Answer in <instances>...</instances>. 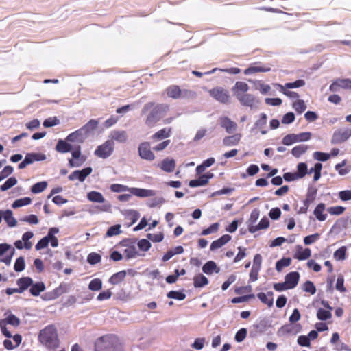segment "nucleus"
Returning <instances> with one entry per match:
<instances>
[{"mask_svg":"<svg viewBox=\"0 0 351 351\" xmlns=\"http://www.w3.org/2000/svg\"><path fill=\"white\" fill-rule=\"evenodd\" d=\"M348 218H340L336 221L333 226L332 227L331 231L335 230H341L345 229L348 226Z\"/></svg>","mask_w":351,"mask_h":351,"instance_id":"41","label":"nucleus"},{"mask_svg":"<svg viewBox=\"0 0 351 351\" xmlns=\"http://www.w3.org/2000/svg\"><path fill=\"white\" fill-rule=\"evenodd\" d=\"M202 271L207 275H211L214 272L217 274L219 273L220 271V268L217 267L215 262L209 261L203 265Z\"/></svg>","mask_w":351,"mask_h":351,"instance_id":"24","label":"nucleus"},{"mask_svg":"<svg viewBox=\"0 0 351 351\" xmlns=\"http://www.w3.org/2000/svg\"><path fill=\"white\" fill-rule=\"evenodd\" d=\"M241 134H235L232 136H226L223 139V144L225 146L237 145L241 140Z\"/></svg>","mask_w":351,"mask_h":351,"instance_id":"33","label":"nucleus"},{"mask_svg":"<svg viewBox=\"0 0 351 351\" xmlns=\"http://www.w3.org/2000/svg\"><path fill=\"white\" fill-rule=\"evenodd\" d=\"M16 183H17L16 178L14 177H11V178H8L5 181V182L0 186V189L1 191H5L8 190L9 189L12 188V186H14V185H16Z\"/></svg>","mask_w":351,"mask_h":351,"instance_id":"47","label":"nucleus"},{"mask_svg":"<svg viewBox=\"0 0 351 351\" xmlns=\"http://www.w3.org/2000/svg\"><path fill=\"white\" fill-rule=\"evenodd\" d=\"M102 287V281L99 278H94L92 280L89 285L88 289L91 291H99Z\"/></svg>","mask_w":351,"mask_h":351,"instance_id":"51","label":"nucleus"},{"mask_svg":"<svg viewBox=\"0 0 351 351\" xmlns=\"http://www.w3.org/2000/svg\"><path fill=\"white\" fill-rule=\"evenodd\" d=\"M87 199L92 202L104 203L101 206H97L96 208L101 212H108L111 208L110 203L106 202L103 195L97 191H90L87 194Z\"/></svg>","mask_w":351,"mask_h":351,"instance_id":"5","label":"nucleus"},{"mask_svg":"<svg viewBox=\"0 0 351 351\" xmlns=\"http://www.w3.org/2000/svg\"><path fill=\"white\" fill-rule=\"evenodd\" d=\"M60 123V120L57 117H50L46 119L43 122V126L45 128H50L52 126L57 125Z\"/></svg>","mask_w":351,"mask_h":351,"instance_id":"63","label":"nucleus"},{"mask_svg":"<svg viewBox=\"0 0 351 351\" xmlns=\"http://www.w3.org/2000/svg\"><path fill=\"white\" fill-rule=\"evenodd\" d=\"M32 202L29 197H24L15 200L12 204L13 208H17L23 206L29 205Z\"/></svg>","mask_w":351,"mask_h":351,"instance_id":"48","label":"nucleus"},{"mask_svg":"<svg viewBox=\"0 0 351 351\" xmlns=\"http://www.w3.org/2000/svg\"><path fill=\"white\" fill-rule=\"evenodd\" d=\"M2 217L5 222L10 228L15 227L17 225V221L13 216V212L11 210H2Z\"/></svg>","mask_w":351,"mask_h":351,"instance_id":"20","label":"nucleus"},{"mask_svg":"<svg viewBox=\"0 0 351 351\" xmlns=\"http://www.w3.org/2000/svg\"><path fill=\"white\" fill-rule=\"evenodd\" d=\"M308 149V146L305 145H300L294 147L291 150V154L296 158H299L304 154Z\"/></svg>","mask_w":351,"mask_h":351,"instance_id":"43","label":"nucleus"},{"mask_svg":"<svg viewBox=\"0 0 351 351\" xmlns=\"http://www.w3.org/2000/svg\"><path fill=\"white\" fill-rule=\"evenodd\" d=\"M38 340L48 349L55 350L58 348L60 340L56 327L53 324L45 327L39 332Z\"/></svg>","mask_w":351,"mask_h":351,"instance_id":"3","label":"nucleus"},{"mask_svg":"<svg viewBox=\"0 0 351 351\" xmlns=\"http://www.w3.org/2000/svg\"><path fill=\"white\" fill-rule=\"evenodd\" d=\"M101 256L96 252H91L87 256V261L90 265L99 263L101 261Z\"/></svg>","mask_w":351,"mask_h":351,"instance_id":"54","label":"nucleus"},{"mask_svg":"<svg viewBox=\"0 0 351 351\" xmlns=\"http://www.w3.org/2000/svg\"><path fill=\"white\" fill-rule=\"evenodd\" d=\"M128 241L129 242V244H127L126 245H128V247L124 250V254H125L126 258L130 259L135 258L138 255V252L134 246L136 241H130L128 240Z\"/></svg>","mask_w":351,"mask_h":351,"instance_id":"29","label":"nucleus"},{"mask_svg":"<svg viewBox=\"0 0 351 351\" xmlns=\"http://www.w3.org/2000/svg\"><path fill=\"white\" fill-rule=\"evenodd\" d=\"M325 208V204L324 203H320L315 207L313 213L315 216L320 221H324L326 219V215L323 214Z\"/></svg>","mask_w":351,"mask_h":351,"instance_id":"36","label":"nucleus"},{"mask_svg":"<svg viewBox=\"0 0 351 351\" xmlns=\"http://www.w3.org/2000/svg\"><path fill=\"white\" fill-rule=\"evenodd\" d=\"M126 274L127 273L124 270L115 273L109 278L108 282L111 285H118L125 279Z\"/></svg>","mask_w":351,"mask_h":351,"instance_id":"34","label":"nucleus"},{"mask_svg":"<svg viewBox=\"0 0 351 351\" xmlns=\"http://www.w3.org/2000/svg\"><path fill=\"white\" fill-rule=\"evenodd\" d=\"M167 298L176 299L178 300H183L186 298V294L182 291H170L167 294Z\"/></svg>","mask_w":351,"mask_h":351,"instance_id":"49","label":"nucleus"},{"mask_svg":"<svg viewBox=\"0 0 351 351\" xmlns=\"http://www.w3.org/2000/svg\"><path fill=\"white\" fill-rule=\"evenodd\" d=\"M33 283V280L30 277H22L16 280V285L19 286L21 293H23Z\"/></svg>","mask_w":351,"mask_h":351,"instance_id":"27","label":"nucleus"},{"mask_svg":"<svg viewBox=\"0 0 351 351\" xmlns=\"http://www.w3.org/2000/svg\"><path fill=\"white\" fill-rule=\"evenodd\" d=\"M231 240V236L229 234H224L221 236L219 239L213 241L211 243L210 249L213 251L217 249H219L226 245L228 242Z\"/></svg>","mask_w":351,"mask_h":351,"instance_id":"21","label":"nucleus"},{"mask_svg":"<svg viewBox=\"0 0 351 351\" xmlns=\"http://www.w3.org/2000/svg\"><path fill=\"white\" fill-rule=\"evenodd\" d=\"M303 290L305 292L309 293L311 295H313L316 292V287L313 283V282L310 280H307L306 282L303 285Z\"/></svg>","mask_w":351,"mask_h":351,"instance_id":"59","label":"nucleus"},{"mask_svg":"<svg viewBox=\"0 0 351 351\" xmlns=\"http://www.w3.org/2000/svg\"><path fill=\"white\" fill-rule=\"evenodd\" d=\"M269 221L267 217H265L263 219H261V220L260 221V222L258 223V225H256V226L249 225L248 230H249L250 232L254 233L255 232H256L259 230L267 228L269 227Z\"/></svg>","mask_w":351,"mask_h":351,"instance_id":"28","label":"nucleus"},{"mask_svg":"<svg viewBox=\"0 0 351 351\" xmlns=\"http://www.w3.org/2000/svg\"><path fill=\"white\" fill-rule=\"evenodd\" d=\"M2 320L5 321L7 324H10L14 327L19 326L21 324L20 319L14 314H10L5 319Z\"/></svg>","mask_w":351,"mask_h":351,"instance_id":"46","label":"nucleus"},{"mask_svg":"<svg viewBox=\"0 0 351 351\" xmlns=\"http://www.w3.org/2000/svg\"><path fill=\"white\" fill-rule=\"evenodd\" d=\"M114 149V143L111 140L106 141L99 145L94 152V154L101 158H107L112 155Z\"/></svg>","mask_w":351,"mask_h":351,"instance_id":"6","label":"nucleus"},{"mask_svg":"<svg viewBox=\"0 0 351 351\" xmlns=\"http://www.w3.org/2000/svg\"><path fill=\"white\" fill-rule=\"evenodd\" d=\"M25 158L27 160L29 165H31L35 161L45 160L46 159V156L43 153L31 152L27 153Z\"/></svg>","mask_w":351,"mask_h":351,"instance_id":"31","label":"nucleus"},{"mask_svg":"<svg viewBox=\"0 0 351 351\" xmlns=\"http://www.w3.org/2000/svg\"><path fill=\"white\" fill-rule=\"evenodd\" d=\"M311 137V133L310 132H302L298 134H289L282 138V143L285 145H291L296 142L307 141Z\"/></svg>","mask_w":351,"mask_h":351,"instance_id":"7","label":"nucleus"},{"mask_svg":"<svg viewBox=\"0 0 351 351\" xmlns=\"http://www.w3.org/2000/svg\"><path fill=\"white\" fill-rule=\"evenodd\" d=\"M92 171L93 169L90 167L84 168L82 170H75L69 176L68 178L71 181L78 180L80 182H84Z\"/></svg>","mask_w":351,"mask_h":351,"instance_id":"13","label":"nucleus"},{"mask_svg":"<svg viewBox=\"0 0 351 351\" xmlns=\"http://www.w3.org/2000/svg\"><path fill=\"white\" fill-rule=\"evenodd\" d=\"M73 146L65 140L60 139L56 145V150L59 153H67L72 150Z\"/></svg>","mask_w":351,"mask_h":351,"instance_id":"25","label":"nucleus"},{"mask_svg":"<svg viewBox=\"0 0 351 351\" xmlns=\"http://www.w3.org/2000/svg\"><path fill=\"white\" fill-rule=\"evenodd\" d=\"M25 267V259L23 256L19 257L14 263V269L16 272H21L24 270Z\"/></svg>","mask_w":351,"mask_h":351,"instance_id":"56","label":"nucleus"},{"mask_svg":"<svg viewBox=\"0 0 351 351\" xmlns=\"http://www.w3.org/2000/svg\"><path fill=\"white\" fill-rule=\"evenodd\" d=\"M351 136V129H340L334 132L331 139L333 145L340 144L347 141Z\"/></svg>","mask_w":351,"mask_h":351,"instance_id":"11","label":"nucleus"},{"mask_svg":"<svg viewBox=\"0 0 351 351\" xmlns=\"http://www.w3.org/2000/svg\"><path fill=\"white\" fill-rule=\"evenodd\" d=\"M121 226L119 224L110 226L106 232V237H112L121 233Z\"/></svg>","mask_w":351,"mask_h":351,"instance_id":"58","label":"nucleus"},{"mask_svg":"<svg viewBox=\"0 0 351 351\" xmlns=\"http://www.w3.org/2000/svg\"><path fill=\"white\" fill-rule=\"evenodd\" d=\"M110 190L114 193H121L125 191H129L131 193V188L119 184H112L110 186Z\"/></svg>","mask_w":351,"mask_h":351,"instance_id":"53","label":"nucleus"},{"mask_svg":"<svg viewBox=\"0 0 351 351\" xmlns=\"http://www.w3.org/2000/svg\"><path fill=\"white\" fill-rule=\"evenodd\" d=\"M270 68H265L262 66H250L244 71L245 75H250L257 72H268Z\"/></svg>","mask_w":351,"mask_h":351,"instance_id":"45","label":"nucleus"},{"mask_svg":"<svg viewBox=\"0 0 351 351\" xmlns=\"http://www.w3.org/2000/svg\"><path fill=\"white\" fill-rule=\"evenodd\" d=\"M165 92L169 97H171L173 99L181 98L182 90L178 86H170L166 89Z\"/></svg>","mask_w":351,"mask_h":351,"instance_id":"30","label":"nucleus"},{"mask_svg":"<svg viewBox=\"0 0 351 351\" xmlns=\"http://www.w3.org/2000/svg\"><path fill=\"white\" fill-rule=\"evenodd\" d=\"M293 108L298 114H302L306 108L304 100L298 99L293 104Z\"/></svg>","mask_w":351,"mask_h":351,"instance_id":"55","label":"nucleus"},{"mask_svg":"<svg viewBox=\"0 0 351 351\" xmlns=\"http://www.w3.org/2000/svg\"><path fill=\"white\" fill-rule=\"evenodd\" d=\"M30 287L29 292L34 296H38L41 292L45 290V285L43 282H33Z\"/></svg>","mask_w":351,"mask_h":351,"instance_id":"32","label":"nucleus"},{"mask_svg":"<svg viewBox=\"0 0 351 351\" xmlns=\"http://www.w3.org/2000/svg\"><path fill=\"white\" fill-rule=\"evenodd\" d=\"M295 173L298 179L303 178L307 174V165L305 162L298 163Z\"/></svg>","mask_w":351,"mask_h":351,"instance_id":"42","label":"nucleus"},{"mask_svg":"<svg viewBox=\"0 0 351 351\" xmlns=\"http://www.w3.org/2000/svg\"><path fill=\"white\" fill-rule=\"evenodd\" d=\"M208 278L199 274L193 278V285L195 288L203 287L208 284Z\"/></svg>","mask_w":351,"mask_h":351,"instance_id":"35","label":"nucleus"},{"mask_svg":"<svg viewBox=\"0 0 351 351\" xmlns=\"http://www.w3.org/2000/svg\"><path fill=\"white\" fill-rule=\"evenodd\" d=\"M207 184V180L202 178V176H201L199 179L197 180H192L189 182V186L191 187H197V186H205Z\"/></svg>","mask_w":351,"mask_h":351,"instance_id":"61","label":"nucleus"},{"mask_svg":"<svg viewBox=\"0 0 351 351\" xmlns=\"http://www.w3.org/2000/svg\"><path fill=\"white\" fill-rule=\"evenodd\" d=\"M331 310H325L319 308L317 312V317L319 320L326 321L332 317Z\"/></svg>","mask_w":351,"mask_h":351,"instance_id":"39","label":"nucleus"},{"mask_svg":"<svg viewBox=\"0 0 351 351\" xmlns=\"http://www.w3.org/2000/svg\"><path fill=\"white\" fill-rule=\"evenodd\" d=\"M258 298L264 304H267L268 307H271L274 304L273 298H268L267 295L264 293H258L257 294Z\"/></svg>","mask_w":351,"mask_h":351,"instance_id":"52","label":"nucleus"},{"mask_svg":"<svg viewBox=\"0 0 351 351\" xmlns=\"http://www.w3.org/2000/svg\"><path fill=\"white\" fill-rule=\"evenodd\" d=\"M171 131V128H163L156 132L154 135H152V138L154 141L164 139L170 136Z\"/></svg>","mask_w":351,"mask_h":351,"instance_id":"38","label":"nucleus"},{"mask_svg":"<svg viewBox=\"0 0 351 351\" xmlns=\"http://www.w3.org/2000/svg\"><path fill=\"white\" fill-rule=\"evenodd\" d=\"M139 156L148 161H152L155 158V155L151 150L150 144L149 142H143L139 144L138 147Z\"/></svg>","mask_w":351,"mask_h":351,"instance_id":"9","label":"nucleus"},{"mask_svg":"<svg viewBox=\"0 0 351 351\" xmlns=\"http://www.w3.org/2000/svg\"><path fill=\"white\" fill-rule=\"evenodd\" d=\"M131 194L139 197H147L155 196L156 192L151 189L131 188Z\"/></svg>","mask_w":351,"mask_h":351,"instance_id":"19","label":"nucleus"},{"mask_svg":"<svg viewBox=\"0 0 351 351\" xmlns=\"http://www.w3.org/2000/svg\"><path fill=\"white\" fill-rule=\"evenodd\" d=\"M108 137V140L113 143L117 141L119 143H125L128 140V134L125 130H112Z\"/></svg>","mask_w":351,"mask_h":351,"instance_id":"15","label":"nucleus"},{"mask_svg":"<svg viewBox=\"0 0 351 351\" xmlns=\"http://www.w3.org/2000/svg\"><path fill=\"white\" fill-rule=\"evenodd\" d=\"M14 169L12 166H5L0 172V182L13 173Z\"/></svg>","mask_w":351,"mask_h":351,"instance_id":"64","label":"nucleus"},{"mask_svg":"<svg viewBox=\"0 0 351 351\" xmlns=\"http://www.w3.org/2000/svg\"><path fill=\"white\" fill-rule=\"evenodd\" d=\"M13 340L15 343V345H13L12 342L10 339H5L3 341V346L7 350H13L14 348L18 347L22 341V337L19 334H16L13 337Z\"/></svg>","mask_w":351,"mask_h":351,"instance_id":"26","label":"nucleus"},{"mask_svg":"<svg viewBox=\"0 0 351 351\" xmlns=\"http://www.w3.org/2000/svg\"><path fill=\"white\" fill-rule=\"evenodd\" d=\"M85 140L86 138L79 129L69 134L66 138V141L71 143H82Z\"/></svg>","mask_w":351,"mask_h":351,"instance_id":"22","label":"nucleus"},{"mask_svg":"<svg viewBox=\"0 0 351 351\" xmlns=\"http://www.w3.org/2000/svg\"><path fill=\"white\" fill-rule=\"evenodd\" d=\"M243 106L249 107L251 110L257 109L260 100L252 94H236L235 97Z\"/></svg>","mask_w":351,"mask_h":351,"instance_id":"4","label":"nucleus"},{"mask_svg":"<svg viewBox=\"0 0 351 351\" xmlns=\"http://www.w3.org/2000/svg\"><path fill=\"white\" fill-rule=\"evenodd\" d=\"M300 280V274L297 271H292L288 273L285 277V282L287 284L290 289L295 288L299 282Z\"/></svg>","mask_w":351,"mask_h":351,"instance_id":"18","label":"nucleus"},{"mask_svg":"<svg viewBox=\"0 0 351 351\" xmlns=\"http://www.w3.org/2000/svg\"><path fill=\"white\" fill-rule=\"evenodd\" d=\"M176 167V162L173 159H165L161 162V169L166 172H173Z\"/></svg>","mask_w":351,"mask_h":351,"instance_id":"37","label":"nucleus"},{"mask_svg":"<svg viewBox=\"0 0 351 351\" xmlns=\"http://www.w3.org/2000/svg\"><path fill=\"white\" fill-rule=\"evenodd\" d=\"M219 124L221 128H224L227 133L231 134L237 130V124L232 121L228 117H221L219 118Z\"/></svg>","mask_w":351,"mask_h":351,"instance_id":"16","label":"nucleus"},{"mask_svg":"<svg viewBox=\"0 0 351 351\" xmlns=\"http://www.w3.org/2000/svg\"><path fill=\"white\" fill-rule=\"evenodd\" d=\"M347 248L345 246H342L334 252V258L337 261H343L346 258V253Z\"/></svg>","mask_w":351,"mask_h":351,"instance_id":"50","label":"nucleus"},{"mask_svg":"<svg viewBox=\"0 0 351 351\" xmlns=\"http://www.w3.org/2000/svg\"><path fill=\"white\" fill-rule=\"evenodd\" d=\"M47 186V182L45 181L37 182L34 184L32 188L31 191L33 193H39L43 192Z\"/></svg>","mask_w":351,"mask_h":351,"instance_id":"44","label":"nucleus"},{"mask_svg":"<svg viewBox=\"0 0 351 351\" xmlns=\"http://www.w3.org/2000/svg\"><path fill=\"white\" fill-rule=\"evenodd\" d=\"M34 236L33 232H26L23 234L22 237V240L25 242L24 247L27 250L31 249L32 244L31 242L28 241L30 239H32Z\"/></svg>","mask_w":351,"mask_h":351,"instance_id":"57","label":"nucleus"},{"mask_svg":"<svg viewBox=\"0 0 351 351\" xmlns=\"http://www.w3.org/2000/svg\"><path fill=\"white\" fill-rule=\"evenodd\" d=\"M249 90L248 85L243 82L238 81L231 88L233 95L236 97V94H246Z\"/></svg>","mask_w":351,"mask_h":351,"instance_id":"23","label":"nucleus"},{"mask_svg":"<svg viewBox=\"0 0 351 351\" xmlns=\"http://www.w3.org/2000/svg\"><path fill=\"white\" fill-rule=\"evenodd\" d=\"M210 95L215 100L221 104H228L230 101V95L227 90L222 87H215L208 91Z\"/></svg>","mask_w":351,"mask_h":351,"instance_id":"8","label":"nucleus"},{"mask_svg":"<svg viewBox=\"0 0 351 351\" xmlns=\"http://www.w3.org/2000/svg\"><path fill=\"white\" fill-rule=\"evenodd\" d=\"M95 351H123V345L114 335H107L97 339L95 343Z\"/></svg>","mask_w":351,"mask_h":351,"instance_id":"2","label":"nucleus"},{"mask_svg":"<svg viewBox=\"0 0 351 351\" xmlns=\"http://www.w3.org/2000/svg\"><path fill=\"white\" fill-rule=\"evenodd\" d=\"M330 154H328V153H324V152H315L313 154L314 159L319 160V161H322V162H325V161L328 160L330 158Z\"/></svg>","mask_w":351,"mask_h":351,"instance_id":"60","label":"nucleus"},{"mask_svg":"<svg viewBox=\"0 0 351 351\" xmlns=\"http://www.w3.org/2000/svg\"><path fill=\"white\" fill-rule=\"evenodd\" d=\"M302 330V326L300 324H287L282 326L278 332V335H285L287 334L295 335L300 332Z\"/></svg>","mask_w":351,"mask_h":351,"instance_id":"17","label":"nucleus"},{"mask_svg":"<svg viewBox=\"0 0 351 351\" xmlns=\"http://www.w3.org/2000/svg\"><path fill=\"white\" fill-rule=\"evenodd\" d=\"M291 258H282L278 261L276 263V269L280 272L284 267H288L291 265Z\"/></svg>","mask_w":351,"mask_h":351,"instance_id":"40","label":"nucleus"},{"mask_svg":"<svg viewBox=\"0 0 351 351\" xmlns=\"http://www.w3.org/2000/svg\"><path fill=\"white\" fill-rule=\"evenodd\" d=\"M98 125V121L95 119H90L79 130L86 139L94 133L95 130L97 128Z\"/></svg>","mask_w":351,"mask_h":351,"instance_id":"14","label":"nucleus"},{"mask_svg":"<svg viewBox=\"0 0 351 351\" xmlns=\"http://www.w3.org/2000/svg\"><path fill=\"white\" fill-rule=\"evenodd\" d=\"M345 210L346 208L341 206H332L327 209L328 212L332 215H339L342 214Z\"/></svg>","mask_w":351,"mask_h":351,"instance_id":"62","label":"nucleus"},{"mask_svg":"<svg viewBox=\"0 0 351 351\" xmlns=\"http://www.w3.org/2000/svg\"><path fill=\"white\" fill-rule=\"evenodd\" d=\"M70 285L67 283L62 282L57 288L51 292L47 293L45 295V299L54 300L69 291Z\"/></svg>","mask_w":351,"mask_h":351,"instance_id":"12","label":"nucleus"},{"mask_svg":"<svg viewBox=\"0 0 351 351\" xmlns=\"http://www.w3.org/2000/svg\"><path fill=\"white\" fill-rule=\"evenodd\" d=\"M169 106L166 104H156L154 102L145 104L141 109V115H146L145 123L149 128L154 127L167 113Z\"/></svg>","mask_w":351,"mask_h":351,"instance_id":"1","label":"nucleus"},{"mask_svg":"<svg viewBox=\"0 0 351 351\" xmlns=\"http://www.w3.org/2000/svg\"><path fill=\"white\" fill-rule=\"evenodd\" d=\"M73 158L69 159V165L71 167H77L82 165L86 160V157L81 154V147L77 145L74 147L72 152Z\"/></svg>","mask_w":351,"mask_h":351,"instance_id":"10","label":"nucleus"}]
</instances>
